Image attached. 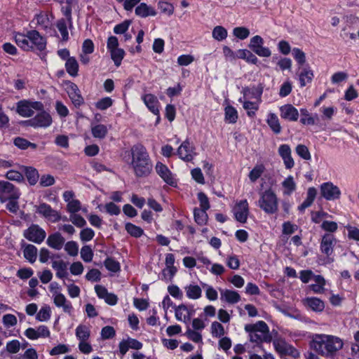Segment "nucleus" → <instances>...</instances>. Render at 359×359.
<instances>
[{
    "instance_id": "obj_60",
    "label": "nucleus",
    "mask_w": 359,
    "mask_h": 359,
    "mask_svg": "<svg viewBox=\"0 0 359 359\" xmlns=\"http://www.w3.org/2000/svg\"><path fill=\"white\" fill-rule=\"evenodd\" d=\"M177 272L175 266H166L162 271V279L165 281H170L172 279Z\"/></svg>"
},
{
    "instance_id": "obj_39",
    "label": "nucleus",
    "mask_w": 359,
    "mask_h": 359,
    "mask_svg": "<svg viewBox=\"0 0 359 359\" xmlns=\"http://www.w3.org/2000/svg\"><path fill=\"white\" fill-rule=\"evenodd\" d=\"M187 297L190 299H198L201 297V288L195 284H189L184 287Z\"/></svg>"
},
{
    "instance_id": "obj_11",
    "label": "nucleus",
    "mask_w": 359,
    "mask_h": 359,
    "mask_svg": "<svg viewBox=\"0 0 359 359\" xmlns=\"http://www.w3.org/2000/svg\"><path fill=\"white\" fill-rule=\"evenodd\" d=\"M24 236L33 243L40 244L44 241L46 233L38 224H32L24 231Z\"/></svg>"
},
{
    "instance_id": "obj_6",
    "label": "nucleus",
    "mask_w": 359,
    "mask_h": 359,
    "mask_svg": "<svg viewBox=\"0 0 359 359\" xmlns=\"http://www.w3.org/2000/svg\"><path fill=\"white\" fill-rule=\"evenodd\" d=\"M107 48L110 53L111 58L116 67H119L125 56L123 49L118 47V39L114 36L108 38L107 42Z\"/></svg>"
},
{
    "instance_id": "obj_22",
    "label": "nucleus",
    "mask_w": 359,
    "mask_h": 359,
    "mask_svg": "<svg viewBox=\"0 0 359 359\" xmlns=\"http://www.w3.org/2000/svg\"><path fill=\"white\" fill-rule=\"evenodd\" d=\"M219 291L222 302H224L230 304H235L241 300V296L236 291L222 288H219Z\"/></svg>"
},
{
    "instance_id": "obj_1",
    "label": "nucleus",
    "mask_w": 359,
    "mask_h": 359,
    "mask_svg": "<svg viewBox=\"0 0 359 359\" xmlns=\"http://www.w3.org/2000/svg\"><path fill=\"white\" fill-rule=\"evenodd\" d=\"M344 340L335 335L327 334H314L310 342L311 348L318 354L332 358L344 347Z\"/></svg>"
},
{
    "instance_id": "obj_23",
    "label": "nucleus",
    "mask_w": 359,
    "mask_h": 359,
    "mask_svg": "<svg viewBox=\"0 0 359 359\" xmlns=\"http://www.w3.org/2000/svg\"><path fill=\"white\" fill-rule=\"evenodd\" d=\"M142 100L151 112L155 115L159 114V102L154 95L145 94L142 96Z\"/></svg>"
},
{
    "instance_id": "obj_42",
    "label": "nucleus",
    "mask_w": 359,
    "mask_h": 359,
    "mask_svg": "<svg viewBox=\"0 0 359 359\" xmlns=\"http://www.w3.org/2000/svg\"><path fill=\"white\" fill-rule=\"evenodd\" d=\"M91 133L95 138L104 139L108 133V128L104 124H92Z\"/></svg>"
},
{
    "instance_id": "obj_4",
    "label": "nucleus",
    "mask_w": 359,
    "mask_h": 359,
    "mask_svg": "<svg viewBox=\"0 0 359 359\" xmlns=\"http://www.w3.org/2000/svg\"><path fill=\"white\" fill-rule=\"evenodd\" d=\"M259 196L256 204L262 211L268 215L277 213L279 205L278 198L271 188L259 192Z\"/></svg>"
},
{
    "instance_id": "obj_8",
    "label": "nucleus",
    "mask_w": 359,
    "mask_h": 359,
    "mask_svg": "<svg viewBox=\"0 0 359 359\" xmlns=\"http://www.w3.org/2000/svg\"><path fill=\"white\" fill-rule=\"evenodd\" d=\"M231 211L237 222L242 224L245 223L250 214L248 201L246 199L236 201Z\"/></svg>"
},
{
    "instance_id": "obj_43",
    "label": "nucleus",
    "mask_w": 359,
    "mask_h": 359,
    "mask_svg": "<svg viewBox=\"0 0 359 359\" xmlns=\"http://www.w3.org/2000/svg\"><path fill=\"white\" fill-rule=\"evenodd\" d=\"M67 72L72 76H76L79 71V64L76 60L72 57H69L65 63Z\"/></svg>"
},
{
    "instance_id": "obj_41",
    "label": "nucleus",
    "mask_w": 359,
    "mask_h": 359,
    "mask_svg": "<svg viewBox=\"0 0 359 359\" xmlns=\"http://www.w3.org/2000/svg\"><path fill=\"white\" fill-rule=\"evenodd\" d=\"M52 268L56 271V276L63 278L67 276V264L62 260H54L52 262Z\"/></svg>"
},
{
    "instance_id": "obj_38",
    "label": "nucleus",
    "mask_w": 359,
    "mask_h": 359,
    "mask_svg": "<svg viewBox=\"0 0 359 359\" xmlns=\"http://www.w3.org/2000/svg\"><path fill=\"white\" fill-rule=\"evenodd\" d=\"M317 194V190L314 187H309L307 190L306 198L303 203L298 207L300 211H304L306 208L310 207L313 203Z\"/></svg>"
},
{
    "instance_id": "obj_56",
    "label": "nucleus",
    "mask_w": 359,
    "mask_h": 359,
    "mask_svg": "<svg viewBox=\"0 0 359 359\" xmlns=\"http://www.w3.org/2000/svg\"><path fill=\"white\" fill-rule=\"evenodd\" d=\"M233 34L241 40L247 39L250 35V31L245 27H237L233 29Z\"/></svg>"
},
{
    "instance_id": "obj_46",
    "label": "nucleus",
    "mask_w": 359,
    "mask_h": 359,
    "mask_svg": "<svg viewBox=\"0 0 359 359\" xmlns=\"http://www.w3.org/2000/svg\"><path fill=\"white\" fill-rule=\"evenodd\" d=\"M225 121L229 123H235L238 119L237 110L232 106L228 105L224 109Z\"/></svg>"
},
{
    "instance_id": "obj_19",
    "label": "nucleus",
    "mask_w": 359,
    "mask_h": 359,
    "mask_svg": "<svg viewBox=\"0 0 359 359\" xmlns=\"http://www.w3.org/2000/svg\"><path fill=\"white\" fill-rule=\"evenodd\" d=\"M278 154L283 161L284 165L286 169H291L294 165V159L292 157V151L288 144H281L278 147Z\"/></svg>"
},
{
    "instance_id": "obj_61",
    "label": "nucleus",
    "mask_w": 359,
    "mask_h": 359,
    "mask_svg": "<svg viewBox=\"0 0 359 359\" xmlns=\"http://www.w3.org/2000/svg\"><path fill=\"white\" fill-rule=\"evenodd\" d=\"M81 257L86 262H90L93 257V252L89 245L83 246L81 250Z\"/></svg>"
},
{
    "instance_id": "obj_18",
    "label": "nucleus",
    "mask_w": 359,
    "mask_h": 359,
    "mask_svg": "<svg viewBox=\"0 0 359 359\" xmlns=\"http://www.w3.org/2000/svg\"><path fill=\"white\" fill-rule=\"evenodd\" d=\"M29 32V42L32 46V50H43L46 46V39L42 36L39 32L30 30Z\"/></svg>"
},
{
    "instance_id": "obj_51",
    "label": "nucleus",
    "mask_w": 359,
    "mask_h": 359,
    "mask_svg": "<svg viewBox=\"0 0 359 359\" xmlns=\"http://www.w3.org/2000/svg\"><path fill=\"white\" fill-rule=\"evenodd\" d=\"M320 228L327 232V233L333 234L337 231L338 224L333 221L324 220L320 224Z\"/></svg>"
},
{
    "instance_id": "obj_26",
    "label": "nucleus",
    "mask_w": 359,
    "mask_h": 359,
    "mask_svg": "<svg viewBox=\"0 0 359 359\" xmlns=\"http://www.w3.org/2000/svg\"><path fill=\"white\" fill-rule=\"evenodd\" d=\"M54 304L57 308H62V311L69 316H72L74 312V308L72 302L67 299V297L62 294L53 299Z\"/></svg>"
},
{
    "instance_id": "obj_40",
    "label": "nucleus",
    "mask_w": 359,
    "mask_h": 359,
    "mask_svg": "<svg viewBox=\"0 0 359 359\" xmlns=\"http://www.w3.org/2000/svg\"><path fill=\"white\" fill-rule=\"evenodd\" d=\"M68 94L75 106H80L83 103V98L79 93V89L76 84L71 83L68 90Z\"/></svg>"
},
{
    "instance_id": "obj_48",
    "label": "nucleus",
    "mask_w": 359,
    "mask_h": 359,
    "mask_svg": "<svg viewBox=\"0 0 359 359\" xmlns=\"http://www.w3.org/2000/svg\"><path fill=\"white\" fill-rule=\"evenodd\" d=\"M265 170L262 164L256 165L249 173V179L252 182H255L264 173Z\"/></svg>"
},
{
    "instance_id": "obj_52",
    "label": "nucleus",
    "mask_w": 359,
    "mask_h": 359,
    "mask_svg": "<svg viewBox=\"0 0 359 359\" xmlns=\"http://www.w3.org/2000/svg\"><path fill=\"white\" fill-rule=\"evenodd\" d=\"M185 335L195 343H201L203 344L202 335L200 331L195 330L188 327L186 330Z\"/></svg>"
},
{
    "instance_id": "obj_33",
    "label": "nucleus",
    "mask_w": 359,
    "mask_h": 359,
    "mask_svg": "<svg viewBox=\"0 0 359 359\" xmlns=\"http://www.w3.org/2000/svg\"><path fill=\"white\" fill-rule=\"evenodd\" d=\"M313 78V72L311 68L309 66L304 67L299 74L300 86L304 87L311 83Z\"/></svg>"
},
{
    "instance_id": "obj_30",
    "label": "nucleus",
    "mask_w": 359,
    "mask_h": 359,
    "mask_svg": "<svg viewBox=\"0 0 359 359\" xmlns=\"http://www.w3.org/2000/svg\"><path fill=\"white\" fill-rule=\"evenodd\" d=\"M46 243L50 248L59 250L65 243V238L60 233H54L48 236Z\"/></svg>"
},
{
    "instance_id": "obj_13",
    "label": "nucleus",
    "mask_w": 359,
    "mask_h": 359,
    "mask_svg": "<svg viewBox=\"0 0 359 359\" xmlns=\"http://www.w3.org/2000/svg\"><path fill=\"white\" fill-rule=\"evenodd\" d=\"M52 122L51 116L46 111H41L33 118L26 121L25 123L33 128H47L52 124Z\"/></svg>"
},
{
    "instance_id": "obj_20",
    "label": "nucleus",
    "mask_w": 359,
    "mask_h": 359,
    "mask_svg": "<svg viewBox=\"0 0 359 359\" xmlns=\"http://www.w3.org/2000/svg\"><path fill=\"white\" fill-rule=\"evenodd\" d=\"M280 117L290 121H296L299 118L297 108L290 104H284L279 108Z\"/></svg>"
},
{
    "instance_id": "obj_32",
    "label": "nucleus",
    "mask_w": 359,
    "mask_h": 359,
    "mask_svg": "<svg viewBox=\"0 0 359 359\" xmlns=\"http://www.w3.org/2000/svg\"><path fill=\"white\" fill-rule=\"evenodd\" d=\"M243 96L240 98H245L250 100L262 101V90L255 87L245 88L242 90Z\"/></svg>"
},
{
    "instance_id": "obj_31",
    "label": "nucleus",
    "mask_w": 359,
    "mask_h": 359,
    "mask_svg": "<svg viewBox=\"0 0 359 359\" xmlns=\"http://www.w3.org/2000/svg\"><path fill=\"white\" fill-rule=\"evenodd\" d=\"M304 304L316 312H321L325 308L324 302L317 297H307L303 300Z\"/></svg>"
},
{
    "instance_id": "obj_14",
    "label": "nucleus",
    "mask_w": 359,
    "mask_h": 359,
    "mask_svg": "<svg viewBox=\"0 0 359 359\" xmlns=\"http://www.w3.org/2000/svg\"><path fill=\"white\" fill-rule=\"evenodd\" d=\"M20 194L14 186L6 181L0 182V201L4 203L8 199H18Z\"/></svg>"
},
{
    "instance_id": "obj_54",
    "label": "nucleus",
    "mask_w": 359,
    "mask_h": 359,
    "mask_svg": "<svg viewBox=\"0 0 359 359\" xmlns=\"http://www.w3.org/2000/svg\"><path fill=\"white\" fill-rule=\"evenodd\" d=\"M292 55L299 65H304L306 62V54L299 48H294Z\"/></svg>"
},
{
    "instance_id": "obj_45",
    "label": "nucleus",
    "mask_w": 359,
    "mask_h": 359,
    "mask_svg": "<svg viewBox=\"0 0 359 359\" xmlns=\"http://www.w3.org/2000/svg\"><path fill=\"white\" fill-rule=\"evenodd\" d=\"M51 316V309L48 305L42 306L36 313V319L39 322H46Z\"/></svg>"
},
{
    "instance_id": "obj_24",
    "label": "nucleus",
    "mask_w": 359,
    "mask_h": 359,
    "mask_svg": "<svg viewBox=\"0 0 359 359\" xmlns=\"http://www.w3.org/2000/svg\"><path fill=\"white\" fill-rule=\"evenodd\" d=\"M238 102L243 104V109L247 111L249 117L255 116L256 111L259 108L262 101L250 100L245 98H239Z\"/></svg>"
},
{
    "instance_id": "obj_59",
    "label": "nucleus",
    "mask_w": 359,
    "mask_h": 359,
    "mask_svg": "<svg viewBox=\"0 0 359 359\" xmlns=\"http://www.w3.org/2000/svg\"><path fill=\"white\" fill-rule=\"evenodd\" d=\"M301 114L302 116L300 121L304 125H314L315 119L312 117L306 109H300Z\"/></svg>"
},
{
    "instance_id": "obj_2",
    "label": "nucleus",
    "mask_w": 359,
    "mask_h": 359,
    "mask_svg": "<svg viewBox=\"0 0 359 359\" xmlns=\"http://www.w3.org/2000/svg\"><path fill=\"white\" fill-rule=\"evenodd\" d=\"M131 165L135 175L138 177H146L150 174L152 164L143 146H135L132 149Z\"/></svg>"
},
{
    "instance_id": "obj_62",
    "label": "nucleus",
    "mask_w": 359,
    "mask_h": 359,
    "mask_svg": "<svg viewBox=\"0 0 359 359\" xmlns=\"http://www.w3.org/2000/svg\"><path fill=\"white\" fill-rule=\"evenodd\" d=\"M67 253L72 257L76 256L79 252V246L74 241H68L65 245Z\"/></svg>"
},
{
    "instance_id": "obj_16",
    "label": "nucleus",
    "mask_w": 359,
    "mask_h": 359,
    "mask_svg": "<svg viewBox=\"0 0 359 359\" xmlns=\"http://www.w3.org/2000/svg\"><path fill=\"white\" fill-rule=\"evenodd\" d=\"M25 335L29 339L36 340L39 338L49 337L50 332L47 326L39 325L36 328H27L25 332Z\"/></svg>"
},
{
    "instance_id": "obj_25",
    "label": "nucleus",
    "mask_w": 359,
    "mask_h": 359,
    "mask_svg": "<svg viewBox=\"0 0 359 359\" xmlns=\"http://www.w3.org/2000/svg\"><path fill=\"white\" fill-rule=\"evenodd\" d=\"M13 38L17 46L22 50L25 51L32 50V46L29 42V32H27L26 34L20 32H15L13 34Z\"/></svg>"
},
{
    "instance_id": "obj_5",
    "label": "nucleus",
    "mask_w": 359,
    "mask_h": 359,
    "mask_svg": "<svg viewBox=\"0 0 359 359\" xmlns=\"http://www.w3.org/2000/svg\"><path fill=\"white\" fill-rule=\"evenodd\" d=\"M337 239L333 234L325 233L322 236L320 242V251L325 255L323 259H320L322 264H331L334 261V248Z\"/></svg>"
},
{
    "instance_id": "obj_50",
    "label": "nucleus",
    "mask_w": 359,
    "mask_h": 359,
    "mask_svg": "<svg viewBox=\"0 0 359 359\" xmlns=\"http://www.w3.org/2000/svg\"><path fill=\"white\" fill-rule=\"evenodd\" d=\"M207 210H201L199 208H195L194 210V219L197 224L200 225H204L208 221Z\"/></svg>"
},
{
    "instance_id": "obj_17",
    "label": "nucleus",
    "mask_w": 359,
    "mask_h": 359,
    "mask_svg": "<svg viewBox=\"0 0 359 359\" xmlns=\"http://www.w3.org/2000/svg\"><path fill=\"white\" fill-rule=\"evenodd\" d=\"M177 155L184 161H191L196 155L194 147L189 141H184L177 149Z\"/></svg>"
},
{
    "instance_id": "obj_47",
    "label": "nucleus",
    "mask_w": 359,
    "mask_h": 359,
    "mask_svg": "<svg viewBox=\"0 0 359 359\" xmlns=\"http://www.w3.org/2000/svg\"><path fill=\"white\" fill-rule=\"evenodd\" d=\"M227 30L222 26H216L212 32V38L218 41H222L227 37Z\"/></svg>"
},
{
    "instance_id": "obj_36",
    "label": "nucleus",
    "mask_w": 359,
    "mask_h": 359,
    "mask_svg": "<svg viewBox=\"0 0 359 359\" xmlns=\"http://www.w3.org/2000/svg\"><path fill=\"white\" fill-rule=\"evenodd\" d=\"M266 123L275 134L280 133L282 128L278 117L276 114L269 113L267 114Z\"/></svg>"
},
{
    "instance_id": "obj_21",
    "label": "nucleus",
    "mask_w": 359,
    "mask_h": 359,
    "mask_svg": "<svg viewBox=\"0 0 359 359\" xmlns=\"http://www.w3.org/2000/svg\"><path fill=\"white\" fill-rule=\"evenodd\" d=\"M156 170L158 175L168 184L174 186L176 184L175 179L166 165L162 163H157Z\"/></svg>"
},
{
    "instance_id": "obj_34",
    "label": "nucleus",
    "mask_w": 359,
    "mask_h": 359,
    "mask_svg": "<svg viewBox=\"0 0 359 359\" xmlns=\"http://www.w3.org/2000/svg\"><path fill=\"white\" fill-rule=\"evenodd\" d=\"M283 188V194L284 196H290L297 189V184L294 177L292 175L287 176L281 183Z\"/></svg>"
},
{
    "instance_id": "obj_58",
    "label": "nucleus",
    "mask_w": 359,
    "mask_h": 359,
    "mask_svg": "<svg viewBox=\"0 0 359 359\" xmlns=\"http://www.w3.org/2000/svg\"><path fill=\"white\" fill-rule=\"evenodd\" d=\"M292 90V84L290 81H285L280 87L279 96L280 97H285L290 94Z\"/></svg>"
},
{
    "instance_id": "obj_15",
    "label": "nucleus",
    "mask_w": 359,
    "mask_h": 359,
    "mask_svg": "<svg viewBox=\"0 0 359 359\" xmlns=\"http://www.w3.org/2000/svg\"><path fill=\"white\" fill-rule=\"evenodd\" d=\"M195 310L192 306L181 304L175 309V316L178 321L188 323L191 318L194 315Z\"/></svg>"
},
{
    "instance_id": "obj_3",
    "label": "nucleus",
    "mask_w": 359,
    "mask_h": 359,
    "mask_svg": "<svg viewBox=\"0 0 359 359\" xmlns=\"http://www.w3.org/2000/svg\"><path fill=\"white\" fill-rule=\"evenodd\" d=\"M244 329L248 333L250 341L252 342L261 344L272 340L269 326L264 321L259 320L254 324H247Z\"/></svg>"
},
{
    "instance_id": "obj_53",
    "label": "nucleus",
    "mask_w": 359,
    "mask_h": 359,
    "mask_svg": "<svg viewBox=\"0 0 359 359\" xmlns=\"http://www.w3.org/2000/svg\"><path fill=\"white\" fill-rule=\"evenodd\" d=\"M210 329L211 334L214 337H221L225 333L223 325L217 321H214L212 323Z\"/></svg>"
},
{
    "instance_id": "obj_37",
    "label": "nucleus",
    "mask_w": 359,
    "mask_h": 359,
    "mask_svg": "<svg viewBox=\"0 0 359 359\" xmlns=\"http://www.w3.org/2000/svg\"><path fill=\"white\" fill-rule=\"evenodd\" d=\"M313 280L316 283L309 285L311 290L316 294L324 293L325 292V285L326 284L325 278L320 275H317L313 276Z\"/></svg>"
},
{
    "instance_id": "obj_10",
    "label": "nucleus",
    "mask_w": 359,
    "mask_h": 359,
    "mask_svg": "<svg viewBox=\"0 0 359 359\" xmlns=\"http://www.w3.org/2000/svg\"><path fill=\"white\" fill-rule=\"evenodd\" d=\"M248 47L259 57H269L271 55V50L264 46V39L259 35L251 38Z\"/></svg>"
},
{
    "instance_id": "obj_49",
    "label": "nucleus",
    "mask_w": 359,
    "mask_h": 359,
    "mask_svg": "<svg viewBox=\"0 0 359 359\" xmlns=\"http://www.w3.org/2000/svg\"><path fill=\"white\" fill-rule=\"evenodd\" d=\"M126 231L135 238H140L144 233L143 229L132 223H126L125 226Z\"/></svg>"
},
{
    "instance_id": "obj_7",
    "label": "nucleus",
    "mask_w": 359,
    "mask_h": 359,
    "mask_svg": "<svg viewBox=\"0 0 359 359\" xmlns=\"http://www.w3.org/2000/svg\"><path fill=\"white\" fill-rule=\"evenodd\" d=\"M43 107V104L40 102L23 100L17 103L16 111L22 117H31L34 114V111L41 110Z\"/></svg>"
},
{
    "instance_id": "obj_9",
    "label": "nucleus",
    "mask_w": 359,
    "mask_h": 359,
    "mask_svg": "<svg viewBox=\"0 0 359 359\" xmlns=\"http://www.w3.org/2000/svg\"><path fill=\"white\" fill-rule=\"evenodd\" d=\"M322 197L327 201H335L341 197V190L331 182H324L320 186Z\"/></svg>"
},
{
    "instance_id": "obj_64",
    "label": "nucleus",
    "mask_w": 359,
    "mask_h": 359,
    "mask_svg": "<svg viewBox=\"0 0 359 359\" xmlns=\"http://www.w3.org/2000/svg\"><path fill=\"white\" fill-rule=\"evenodd\" d=\"M95 236V231L88 227L83 229L80 232V238L83 242L91 241Z\"/></svg>"
},
{
    "instance_id": "obj_28",
    "label": "nucleus",
    "mask_w": 359,
    "mask_h": 359,
    "mask_svg": "<svg viewBox=\"0 0 359 359\" xmlns=\"http://www.w3.org/2000/svg\"><path fill=\"white\" fill-rule=\"evenodd\" d=\"M135 15L140 18H146L149 16H156L157 14L154 8L145 3H140L135 10Z\"/></svg>"
},
{
    "instance_id": "obj_44",
    "label": "nucleus",
    "mask_w": 359,
    "mask_h": 359,
    "mask_svg": "<svg viewBox=\"0 0 359 359\" xmlns=\"http://www.w3.org/2000/svg\"><path fill=\"white\" fill-rule=\"evenodd\" d=\"M24 257L30 263H34L36 259L37 248L33 245H27L23 251Z\"/></svg>"
},
{
    "instance_id": "obj_35",
    "label": "nucleus",
    "mask_w": 359,
    "mask_h": 359,
    "mask_svg": "<svg viewBox=\"0 0 359 359\" xmlns=\"http://www.w3.org/2000/svg\"><path fill=\"white\" fill-rule=\"evenodd\" d=\"M75 335L79 341L88 340L90 337V326L86 324L79 325L75 330Z\"/></svg>"
},
{
    "instance_id": "obj_27",
    "label": "nucleus",
    "mask_w": 359,
    "mask_h": 359,
    "mask_svg": "<svg viewBox=\"0 0 359 359\" xmlns=\"http://www.w3.org/2000/svg\"><path fill=\"white\" fill-rule=\"evenodd\" d=\"M32 23L43 29H47L51 26V20L46 12H40L36 14L32 20Z\"/></svg>"
},
{
    "instance_id": "obj_57",
    "label": "nucleus",
    "mask_w": 359,
    "mask_h": 359,
    "mask_svg": "<svg viewBox=\"0 0 359 359\" xmlns=\"http://www.w3.org/2000/svg\"><path fill=\"white\" fill-rule=\"evenodd\" d=\"M158 7L161 10V13L168 15H171L174 13V6L172 4L167 1L163 0L159 1L158 3Z\"/></svg>"
},
{
    "instance_id": "obj_29",
    "label": "nucleus",
    "mask_w": 359,
    "mask_h": 359,
    "mask_svg": "<svg viewBox=\"0 0 359 359\" xmlns=\"http://www.w3.org/2000/svg\"><path fill=\"white\" fill-rule=\"evenodd\" d=\"M273 345L276 351L281 355L292 353L294 348L288 344L285 339L278 338L273 341Z\"/></svg>"
},
{
    "instance_id": "obj_63",
    "label": "nucleus",
    "mask_w": 359,
    "mask_h": 359,
    "mask_svg": "<svg viewBox=\"0 0 359 359\" xmlns=\"http://www.w3.org/2000/svg\"><path fill=\"white\" fill-rule=\"evenodd\" d=\"M297 154L304 160H310L311 158V154L307 147L304 144H299L296 147Z\"/></svg>"
},
{
    "instance_id": "obj_12",
    "label": "nucleus",
    "mask_w": 359,
    "mask_h": 359,
    "mask_svg": "<svg viewBox=\"0 0 359 359\" xmlns=\"http://www.w3.org/2000/svg\"><path fill=\"white\" fill-rule=\"evenodd\" d=\"M36 211L50 222L55 223L61 219L60 213L46 203H40L36 206Z\"/></svg>"
},
{
    "instance_id": "obj_55",
    "label": "nucleus",
    "mask_w": 359,
    "mask_h": 359,
    "mask_svg": "<svg viewBox=\"0 0 359 359\" xmlns=\"http://www.w3.org/2000/svg\"><path fill=\"white\" fill-rule=\"evenodd\" d=\"M25 174L30 184H35L39 180L38 171L32 167L27 168Z\"/></svg>"
}]
</instances>
